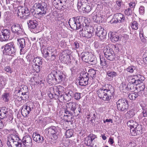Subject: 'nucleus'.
I'll use <instances>...</instances> for the list:
<instances>
[{
  "label": "nucleus",
  "instance_id": "nucleus-1",
  "mask_svg": "<svg viewBox=\"0 0 147 147\" xmlns=\"http://www.w3.org/2000/svg\"><path fill=\"white\" fill-rule=\"evenodd\" d=\"M85 19V17L81 16L73 17L69 20L68 23L72 29H78L81 28L83 22Z\"/></svg>",
  "mask_w": 147,
  "mask_h": 147
},
{
  "label": "nucleus",
  "instance_id": "nucleus-2",
  "mask_svg": "<svg viewBox=\"0 0 147 147\" xmlns=\"http://www.w3.org/2000/svg\"><path fill=\"white\" fill-rule=\"evenodd\" d=\"M34 6L35 8V14L43 16L46 13L47 8V4L45 3H36Z\"/></svg>",
  "mask_w": 147,
  "mask_h": 147
},
{
  "label": "nucleus",
  "instance_id": "nucleus-3",
  "mask_svg": "<svg viewBox=\"0 0 147 147\" xmlns=\"http://www.w3.org/2000/svg\"><path fill=\"white\" fill-rule=\"evenodd\" d=\"M116 103L118 109L121 111H126L129 107V102L125 98L119 99Z\"/></svg>",
  "mask_w": 147,
  "mask_h": 147
},
{
  "label": "nucleus",
  "instance_id": "nucleus-4",
  "mask_svg": "<svg viewBox=\"0 0 147 147\" xmlns=\"http://www.w3.org/2000/svg\"><path fill=\"white\" fill-rule=\"evenodd\" d=\"M103 52L105 57L108 60L111 61L117 60V58L115 57V55L113 49L109 47L105 48Z\"/></svg>",
  "mask_w": 147,
  "mask_h": 147
},
{
  "label": "nucleus",
  "instance_id": "nucleus-5",
  "mask_svg": "<svg viewBox=\"0 0 147 147\" xmlns=\"http://www.w3.org/2000/svg\"><path fill=\"white\" fill-rule=\"evenodd\" d=\"M78 106L76 102H70L67 103L66 105V108H67L69 110H70L74 113L75 116H77L80 112V109L78 108Z\"/></svg>",
  "mask_w": 147,
  "mask_h": 147
},
{
  "label": "nucleus",
  "instance_id": "nucleus-6",
  "mask_svg": "<svg viewBox=\"0 0 147 147\" xmlns=\"http://www.w3.org/2000/svg\"><path fill=\"white\" fill-rule=\"evenodd\" d=\"M96 93L98 97L104 101H109L111 98L107 94L104 89L102 87L98 89L96 91Z\"/></svg>",
  "mask_w": 147,
  "mask_h": 147
},
{
  "label": "nucleus",
  "instance_id": "nucleus-7",
  "mask_svg": "<svg viewBox=\"0 0 147 147\" xmlns=\"http://www.w3.org/2000/svg\"><path fill=\"white\" fill-rule=\"evenodd\" d=\"M4 51L8 55L14 54L16 51V49L14 43L13 42L8 43L5 45Z\"/></svg>",
  "mask_w": 147,
  "mask_h": 147
},
{
  "label": "nucleus",
  "instance_id": "nucleus-8",
  "mask_svg": "<svg viewBox=\"0 0 147 147\" xmlns=\"http://www.w3.org/2000/svg\"><path fill=\"white\" fill-rule=\"evenodd\" d=\"M11 34L10 30L7 29H3L0 32V41L2 42L8 40Z\"/></svg>",
  "mask_w": 147,
  "mask_h": 147
},
{
  "label": "nucleus",
  "instance_id": "nucleus-9",
  "mask_svg": "<svg viewBox=\"0 0 147 147\" xmlns=\"http://www.w3.org/2000/svg\"><path fill=\"white\" fill-rule=\"evenodd\" d=\"M78 9H82L83 13H88L91 10V7L89 3L82 2L81 1L78 2Z\"/></svg>",
  "mask_w": 147,
  "mask_h": 147
},
{
  "label": "nucleus",
  "instance_id": "nucleus-10",
  "mask_svg": "<svg viewBox=\"0 0 147 147\" xmlns=\"http://www.w3.org/2000/svg\"><path fill=\"white\" fill-rule=\"evenodd\" d=\"M125 16L120 13H117L113 16V18L110 21L111 23H116L118 22L122 23L125 20Z\"/></svg>",
  "mask_w": 147,
  "mask_h": 147
},
{
  "label": "nucleus",
  "instance_id": "nucleus-11",
  "mask_svg": "<svg viewBox=\"0 0 147 147\" xmlns=\"http://www.w3.org/2000/svg\"><path fill=\"white\" fill-rule=\"evenodd\" d=\"M41 52L44 58H47L48 57H49L50 56L51 58L50 59L51 60H54L55 58V55L53 51L52 50L49 49L48 48L47 49H44L41 50Z\"/></svg>",
  "mask_w": 147,
  "mask_h": 147
},
{
  "label": "nucleus",
  "instance_id": "nucleus-12",
  "mask_svg": "<svg viewBox=\"0 0 147 147\" xmlns=\"http://www.w3.org/2000/svg\"><path fill=\"white\" fill-rule=\"evenodd\" d=\"M11 30L12 33L18 35L23 34L22 26L18 24H13L11 27Z\"/></svg>",
  "mask_w": 147,
  "mask_h": 147
},
{
  "label": "nucleus",
  "instance_id": "nucleus-13",
  "mask_svg": "<svg viewBox=\"0 0 147 147\" xmlns=\"http://www.w3.org/2000/svg\"><path fill=\"white\" fill-rule=\"evenodd\" d=\"M53 73L55 75V84L59 83L62 82L65 78L64 75L63 73L59 71H53Z\"/></svg>",
  "mask_w": 147,
  "mask_h": 147
},
{
  "label": "nucleus",
  "instance_id": "nucleus-14",
  "mask_svg": "<svg viewBox=\"0 0 147 147\" xmlns=\"http://www.w3.org/2000/svg\"><path fill=\"white\" fill-rule=\"evenodd\" d=\"M96 29L95 35L99 37L101 40L105 39L107 34L106 31H105L103 28H102L100 26L98 27Z\"/></svg>",
  "mask_w": 147,
  "mask_h": 147
},
{
  "label": "nucleus",
  "instance_id": "nucleus-15",
  "mask_svg": "<svg viewBox=\"0 0 147 147\" xmlns=\"http://www.w3.org/2000/svg\"><path fill=\"white\" fill-rule=\"evenodd\" d=\"M102 87L104 89V90L107 93L108 96H110V97L112 98L114 92V88L110 84H105Z\"/></svg>",
  "mask_w": 147,
  "mask_h": 147
},
{
  "label": "nucleus",
  "instance_id": "nucleus-16",
  "mask_svg": "<svg viewBox=\"0 0 147 147\" xmlns=\"http://www.w3.org/2000/svg\"><path fill=\"white\" fill-rule=\"evenodd\" d=\"M33 109V108H31L28 105H23L22 107L21 111L22 115L24 117H28Z\"/></svg>",
  "mask_w": 147,
  "mask_h": 147
},
{
  "label": "nucleus",
  "instance_id": "nucleus-17",
  "mask_svg": "<svg viewBox=\"0 0 147 147\" xmlns=\"http://www.w3.org/2000/svg\"><path fill=\"white\" fill-rule=\"evenodd\" d=\"M27 21V24L29 28L31 31H33V30L36 29V27L38 25V22L34 19H28Z\"/></svg>",
  "mask_w": 147,
  "mask_h": 147
},
{
  "label": "nucleus",
  "instance_id": "nucleus-18",
  "mask_svg": "<svg viewBox=\"0 0 147 147\" xmlns=\"http://www.w3.org/2000/svg\"><path fill=\"white\" fill-rule=\"evenodd\" d=\"M97 10H95L93 12L91 15L93 21L97 23H99L102 20V17L101 15L99 14V12H97Z\"/></svg>",
  "mask_w": 147,
  "mask_h": 147
},
{
  "label": "nucleus",
  "instance_id": "nucleus-19",
  "mask_svg": "<svg viewBox=\"0 0 147 147\" xmlns=\"http://www.w3.org/2000/svg\"><path fill=\"white\" fill-rule=\"evenodd\" d=\"M22 141H13V140L11 141L7 140V144L9 147H21Z\"/></svg>",
  "mask_w": 147,
  "mask_h": 147
},
{
  "label": "nucleus",
  "instance_id": "nucleus-20",
  "mask_svg": "<svg viewBox=\"0 0 147 147\" xmlns=\"http://www.w3.org/2000/svg\"><path fill=\"white\" fill-rule=\"evenodd\" d=\"M138 76L137 75H134L128 77L129 83L134 84L136 85L139 84L140 83V80H138Z\"/></svg>",
  "mask_w": 147,
  "mask_h": 147
},
{
  "label": "nucleus",
  "instance_id": "nucleus-21",
  "mask_svg": "<svg viewBox=\"0 0 147 147\" xmlns=\"http://www.w3.org/2000/svg\"><path fill=\"white\" fill-rule=\"evenodd\" d=\"M18 45L19 46V47L21 48L20 49V53L22 54L23 53L24 49H25L26 47V43L25 39L24 38L18 39Z\"/></svg>",
  "mask_w": 147,
  "mask_h": 147
},
{
  "label": "nucleus",
  "instance_id": "nucleus-22",
  "mask_svg": "<svg viewBox=\"0 0 147 147\" xmlns=\"http://www.w3.org/2000/svg\"><path fill=\"white\" fill-rule=\"evenodd\" d=\"M22 142L24 145H27L32 146L33 144L31 138L28 135H26L23 137Z\"/></svg>",
  "mask_w": 147,
  "mask_h": 147
},
{
  "label": "nucleus",
  "instance_id": "nucleus-23",
  "mask_svg": "<svg viewBox=\"0 0 147 147\" xmlns=\"http://www.w3.org/2000/svg\"><path fill=\"white\" fill-rule=\"evenodd\" d=\"M32 137L34 140L38 143L42 142L44 140L43 137L37 133H34Z\"/></svg>",
  "mask_w": 147,
  "mask_h": 147
},
{
  "label": "nucleus",
  "instance_id": "nucleus-24",
  "mask_svg": "<svg viewBox=\"0 0 147 147\" xmlns=\"http://www.w3.org/2000/svg\"><path fill=\"white\" fill-rule=\"evenodd\" d=\"M47 81L49 84H52L55 83V75L53 73V71L48 75L47 78Z\"/></svg>",
  "mask_w": 147,
  "mask_h": 147
},
{
  "label": "nucleus",
  "instance_id": "nucleus-25",
  "mask_svg": "<svg viewBox=\"0 0 147 147\" xmlns=\"http://www.w3.org/2000/svg\"><path fill=\"white\" fill-rule=\"evenodd\" d=\"M117 75V72L113 71H108L107 72V78L109 81L113 80V78Z\"/></svg>",
  "mask_w": 147,
  "mask_h": 147
},
{
  "label": "nucleus",
  "instance_id": "nucleus-26",
  "mask_svg": "<svg viewBox=\"0 0 147 147\" xmlns=\"http://www.w3.org/2000/svg\"><path fill=\"white\" fill-rule=\"evenodd\" d=\"M24 88H25L26 89V87H24L22 88V89H21L20 90H18V93H21V95H22V98H23L22 99L23 100H26V99H28L29 97L28 96V93L27 92H24L23 91V90H24ZM27 88V91L28 90Z\"/></svg>",
  "mask_w": 147,
  "mask_h": 147
},
{
  "label": "nucleus",
  "instance_id": "nucleus-27",
  "mask_svg": "<svg viewBox=\"0 0 147 147\" xmlns=\"http://www.w3.org/2000/svg\"><path fill=\"white\" fill-rule=\"evenodd\" d=\"M91 54L88 52H82L81 54L82 60L85 62H87Z\"/></svg>",
  "mask_w": 147,
  "mask_h": 147
},
{
  "label": "nucleus",
  "instance_id": "nucleus-28",
  "mask_svg": "<svg viewBox=\"0 0 147 147\" xmlns=\"http://www.w3.org/2000/svg\"><path fill=\"white\" fill-rule=\"evenodd\" d=\"M89 78H83L82 77H79L78 80L79 81V85L81 86H85L88 85V81Z\"/></svg>",
  "mask_w": 147,
  "mask_h": 147
},
{
  "label": "nucleus",
  "instance_id": "nucleus-29",
  "mask_svg": "<svg viewBox=\"0 0 147 147\" xmlns=\"http://www.w3.org/2000/svg\"><path fill=\"white\" fill-rule=\"evenodd\" d=\"M7 110V109L3 107L0 110V118L1 119H3L7 117L8 114V112Z\"/></svg>",
  "mask_w": 147,
  "mask_h": 147
},
{
  "label": "nucleus",
  "instance_id": "nucleus-30",
  "mask_svg": "<svg viewBox=\"0 0 147 147\" xmlns=\"http://www.w3.org/2000/svg\"><path fill=\"white\" fill-rule=\"evenodd\" d=\"M79 34L81 36L85 37L87 38H90V37L88 34V33L86 30L85 27H83L81 30L79 31Z\"/></svg>",
  "mask_w": 147,
  "mask_h": 147
},
{
  "label": "nucleus",
  "instance_id": "nucleus-31",
  "mask_svg": "<svg viewBox=\"0 0 147 147\" xmlns=\"http://www.w3.org/2000/svg\"><path fill=\"white\" fill-rule=\"evenodd\" d=\"M86 30L88 33V34L90 38L94 35V29L93 27L91 26H85Z\"/></svg>",
  "mask_w": 147,
  "mask_h": 147
},
{
  "label": "nucleus",
  "instance_id": "nucleus-32",
  "mask_svg": "<svg viewBox=\"0 0 147 147\" xmlns=\"http://www.w3.org/2000/svg\"><path fill=\"white\" fill-rule=\"evenodd\" d=\"M23 8L24 10L23 11V17L25 16L26 17L25 18L26 19H30L31 17V16H30V13L28 8L25 7H23Z\"/></svg>",
  "mask_w": 147,
  "mask_h": 147
},
{
  "label": "nucleus",
  "instance_id": "nucleus-33",
  "mask_svg": "<svg viewBox=\"0 0 147 147\" xmlns=\"http://www.w3.org/2000/svg\"><path fill=\"white\" fill-rule=\"evenodd\" d=\"M73 94V92L71 90H69L64 94L65 98V101H69L71 100L72 96Z\"/></svg>",
  "mask_w": 147,
  "mask_h": 147
},
{
  "label": "nucleus",
  "instance_id": "nucleus-34",
  "mask_svg": "<svg viewBox=\"0 0 147 147\" xmlns=\"http://www.w3.org/2000/svg\"><path fill=\"white\" fill-rule=\"evenodd\" d=\"M63 89L64 88L61 86H55L53 88L54 91L57 92L59 95L63 92Z\"/></svg>",
  "mask_w": 147,
  "mask_h": 147
},
{
  "label": "nucleus",
  "instance_id": "nucleus-35",
  "mask_svg": "<svg viewBox=\"0 0 147 147\" xmlns=\"http://www.w3.org/2000/svg\"><path fill=\"white\" fill-rule=\"evenodd\" d=\"M57 127L52 126L47 129L48 133L51 134L55 133H58Z\"/></svg>",
  "mask_w": 147,
  "mask_h": 147
},
{
  "label": "nucleus",
  "instance_id": "nucleus-36",
  "mask_svg": "<svg viewBox=\"0 0 147 147\" xmlns=\"http://www.w3.org/2000/svg\"><path fill=\"white\" fill-rule=\"evenodd\" d=\"M88 62H87L89 64L92 65H95L97 63V59L95 56L91 54L90 57L89 59Z\"/></svg>",
  "mask_w": 147,
  "mask_h": 147
},
{
  "label": "nucleus",
  "instance_id": "nucleus-37",
  "mask_svg": "<svg viewBox=\"0 0 147 147\" xmlns=\"http://www.w3.org/2000/svg\"><path fill=\"white\" fill-rule=\"evenodd\" d=\"M119 36L116 34H111L110 39L112 42L115 43L119 40Z\"/></svg>",
  "mask_w": 147,
  "mask_h": 147
},
{
  "label": "nucleus",
  "instance_id": "nucleus-38",
  "mask_svg": "<svg viewBox=\"0 0 147 147\" xmlns=\"http://www.w3.org/2000/svg\"><path fill=\"white\" fill-rule=\"evenodd\" d=\"M64 119L66 121L65 122V124H67V123L69 122L71 124L72 123L73 121V117L71 115H64Z\"/></svg>",
  "mask_w": 147,
  "mask_h": 147
},
{
  "label": "nucleus",
  "instance_id": "nucleus-39",
  "mask_svg": "<svg viewBox=\"0 0 147 147\" xmlns=\"http://www.w3.org/2000/svg\"><path fill=\"white\" fill-rule=\"evenodd\" d=\"M99 58L100 61V64L101 66H107L108 65V61H107L102 56H100Z\"/></svg>",
  "mask_w": 147,
  "mask_h": 147
},
{
  "label": "nucleus",
  "instance_id": "nucleus-40",
  "mask_svg": "<svg viewBox=\"0 0 147 147\" xmlns=\"http://www.w3.org/2000/svg\"><path fill=\"white\" fill-rule=\"evenodd\" d=\"M139 84L138 88L136 87V90L138 91L137 92L138 94L141 95V93H142L141 92L145 91V87L144 85L143 84L141 85Z\"/></svg>",
  "mask_w": 147,
  "mask_h": 147
},
{
  "label": "nucleus",
  "instance_id": "nucleus-41",
  "mask_svg": "<svg viewBox=\"0 0 147 147\" xmlns=\"http://www.w3.org/2000/svg\"><path fill=\"white\" fill-rule=\"evenodd\" d=\"M15 135V134H11L9 137H8V139L7 140L11 141V140H13V141H20L19 137L18 136L16 135Z\"/></svg>",
  "mask_w": 147,
  "mask_h": 147
},
{
  "label": "nucleus",
  "instance_id": "nucleus-42",
  "mask_svg": "<svg viewBox=\"0 0 147 147\" xmlns=\"http://www.w3.org/2000/svg\"><path fill=\"white\" fill-rule=\"evenodd\" d=\"M127 125L129 127H134L136 125H138V123L135 121L132 120H130L127 123Z\"/></svg>",
  "mask_w": 147,
  "mask_h": 147
},
{
  "label": "nucleus",
  "instance_id": "nucleus-43",
  "mask_svg": "<svg viewBox=\"0 0 147 147\" xmlns=\"http://www.w3.org/2000/svg\"><path fill=\"white\" fill-rule=\"evenodd\" d=\"M23 7L21 6H19L18 7V10L16 11V12L18 15V16L21 17H23V13L24 11Z\"/></svg>",
  "mask_w": 147,
  "mask_h": 147
},
{
  "label": "nucleus",
  "instance_id": "nucleus-44",
  "mask_svg": "<svg viewBox=\"0 0 147 147\" xmlns=\"http://www.w3.org/2000/svg\"><path fill=\"white\" fill-rule=\"evenodd\" d=\"M74 133V131L73 129H68L66 130L65 133V135L67 138H70L72 136Z\"/></svg>",
  "mask_w": 147,
  "mask_h": 147
},
{
  "label": "nucleus",
  "instance_id": "nucleus-45",
  "mask_svg": "<svg viewBox=\"0 0 147 147\" xmlns=\"http://www.w3.org/2000/svg\"><path fill=\"white\" fill-rule=\"evenodd\" d=\"M125 115L127 117L129 118H132L135 115L134 111L133 109H131L128 111Z\"/></svg>",
  "mask_w": 147,
  "mask_h": 147
},
{
  "label": "nucleus",
  "instance_id": "nucleus-46",
  "mask_svg": "<svg viewBox=\"0 0 147 147\" xmlns=\"http://www.w3.org/2000/svg\"><path fill=\"white\" fill-rule=\"evenodd\" d=\"M136 67L133 65H131L128 67L127 68L124 69L125 71H127L130 73H133L134 71L135 70Z\"/></svg>",
  "mask_w": 147,
  "mask_h": 147
},
{
  "label": "nucleus",
  "instance_id": "nucleus-47",
  "mask_svg": "<svg viewBox=\"0 0 147 147\" xmlns=\"http://www.w3.org/2000/svg\"><path fill=\"white\" fill-rule=\"evenodd\" d=\"M135 128L136 130L137 135H139L142 134V127L141 125L138 124L136 125L135 127Z\"/></svg>",
  "mask_w": 147,
  "mask_h": 147
},
{
  "label": "nucleus",
  "instance_id": "nucleus-48",
  "mask_svg": "<svg viewBox=\"0 0 147 147\" xmlns=\"http://www.w3.org/2000/svg\"><path fill=\"white\" fill-rule=\"evenodd\" d=\"M35 57H34L30 53H29L26 56V58L28 61L30 62L32 61H34Z\"/></svg>",
  "mask_w": 147,
  "mask_h": 147
},
{
  "label": "nucleus",
  "instance_id": "nucleus-49",
  "mask_svg": "<svg viewBox=\"0 0 147 147\" xmlns=\"http://www.w3.org/2000/svg\"><path fill=\"white\" fill-rule=\"evenodd\" d=\"M88 76H90L92 78H94L95 76L96 73L94 69L91 68L89 69L88 70Z\"/></svg>",
  "mask_w": 147,
  "mask_h": 147
},
{
  "label": "nucleus",
  "instance_id": "nucleus-50",
  "mask_svg": "<svg viewBox=\"0 0 147 147\" xmlns=\"http://www.w3.org/2000/svg\"><path fill=\"white\" fill-rule=\"evenodd\" d=\"M138 96H140L138 93H132L129 94L128 97L131 100H134L136 98L138 97Z\"/></svg>",
  "mask_w": 147,
  "mask_h": 147
},
{
  "label": "nucleus",
  "instance_id": "nucleus-51",
  "mask_svg": "<svg viewBox=\"0 0 147 147\" xmlns=\"http://www.w3.org/2000/svg\"><path fill=\"white\" fill-rule=\"evenodd\" d=\"M129 89L131 91H134L135 93L137 92L136 91V87H134V84L132 83H129L128 84Z\"/></svg>",
  "mask_w": 147,
  "mask_h": 147
},
{
  "label": "nucleus",
  "instance_id": "nucleus-52",
  "mask_svg": "<svg viewBox=\"0 0 147 147\" xmlns=\"http://www.w3.org/2000/svg\"><path fill=\"white\" fill-rule=\"evenodd\" d=\"M85 143L87 145L91 147L93 146V144H92V141L89 137H88L86 139L85 141Z\"/></svg>",
  "mask_w": 147,
  "mask_h": 147
},
{
  "label": "nucleus",
  "instance_id": "nucleus-53",
  "mask_svg": "<svg viewBox=\"0 0 147 147\" xmlns=\"http://www.w3.org/2000/svg\"><path fill=\"white\" fill-rule=\"evenodd\" d=\"M33 62L36 65H41L42 63V59L40 57L35 58Z\"/></svg>",
  "mask_w": 147,
  "mask_h": 147
},
{
  "label": "nucleus",
  "instance_id": "nucleus-54",
  "mask_svg": "<svg viewBox=\"0 0 147 147\" xmlns=\"http://www.w3.org/2000/svg\"><path fill=\"white\" fill-rule=\"evenodd\" d=\"M139 24L136 21H134L132 22L131 26L132 29L135 30H137L138 28Z\"/></svg>",
  "mask_w": 147,
  "mask_h": 147
},
{
  "label": "nucleus",
  "instance_id": "nucleus-55",
  "mask_svg": "<svg viewBox=\"0 0 147 147\" xmlns=\"http://www.w3.org/2000/svg\"><path fill=\"white\" fill-rule=\"evenodd\" d=\"M142 107L143 110L142 112L143 116L144 117H146L147 115V109L146 105L145 104L142 105Z\"/></svg>",
  "mask_w": 147,
  "mask_h": 147
},
{
  "label": "nucleus",
  "instance_id": "nucleus-56",
  "mask_svg": "<svg viewBox=\"0 0 147 147\" xmlns=\"http://www.w3.org/2000/svg\"><path fill=\"white\" fill-rule=\"evenodd\" d=\"M130 132L132 136H135L137 135L136 130L134 127H130Z\"/></svg>",
  "mask_w": 147,
  "mask_h": 147
},
{
  "label": "nucleus",
  "instance_id": "nucleus-57",
  "mask_svg": "<svg viewBox=\"0 0 147 147\" xmlns=\"http://www.w3.org/2000/svg\"><path fill=\"white\" fill-rule=\"evenodd\" d=\"M58 99L60 102L62 101H65V98L64 94H61V95H58Z\"/></svg>",
  "mask_w": 147,
  "mask_h": 147
},
{
  "label": "nucleus",
  "instance_id": "nucleus-58",
  "mask_svg": "<svg viewBox=\"0 0 147 147\" xmlns=\"http://www.w3.org/2000/svg\"><path fill=\"white\" fill-rule=\"evenodd\" d=\"M123 88V92H126L129 90L128 85H127L125 84H122V85Z\"/></svg>",
  "mask_w": 147,
  "mask_h": 147
},
{
  "label": "nucleus",
  "instance_id": "nucleus-59",
  "mask_svg": "<svg viewBox=\"0 0 147 147\" xmlns=\"http://www.w3.org/2000/svg\"><path fill=\"white\" fill-rule=\"evenodd\" d=\"M81 94L78 92H75L74 94V98L76 100H79L81 98Z\"/></svg>",
  "mask_w": 147,
  "mask_h": 147
},
{
  "label": "nucleus",
  "instance_id": "nucleus-60",
  "mask_svg": "<svg viewBox=\"0 0 147 147\" xmlns=\"http://www.w3.org/2000/svg\"><path fill=\"white\" fill-rule=\"evenodd\" d=\"M3 99L5 101L7 102L9 100V94L7 93H5L3 94Z\"/></svg>",
  "mask_w": 147,
  "mask_h": 147
},
{
  "label": "nucleus",
  "instance_id": "nucleus-61",
  "mask_svg": "<svg viewBox=\"0 0 147 147\" xmlns=\"http://www.w3.org/2000/svg\"><path fill=\"white\" fill-rule=\"evenodd\" d=\"M40 65H39L34 64V66H33V68L34 70L37 72H38L40 70Z\"/></svg>",
  "mask_w": 147,
  "mask_h": 147
},
{
  "label": "nucleus",
  "instance_id": "nucleus-62",
  "mask_svg": "<svg viewBox=\"0 0 147 147\" xmlns=\"http://www.w3.org/2000/svg\"><path fill=\"white\" fill-rule=\"evenodd\" d=\"M125 13L127 16L131 15L132 13V10L131 9L129 8L125 10L124 11Z\"/></svg>",
  "mask_w": 147,
  "mask_h": 147
},
{
  "label": "nucleus",
  "instance_id": "nucleus-63",
  "mask_svg": "<svg viewBox=\"0 0 147 147\" xmlns=\"http://www.w3.org/2000/svg\"><path fill=\"white\" fill-rule=\"evenodd\" d=\"M80 76H81V77H82L84 79L86 78H89V77L88 73H84V72H83L82 73H81L80 74Z\"/></svg>",
  "mask_w": 147,
  "mask_h": 147
},
{
  "label": "nucleus",
  "instance_id": "nucleus-64",
  "mask_svg": "<svg viewBox=\"0 0 147 147\" xmlns=\"http://www.w3.org/2000/svg\"><path fill=\"white\" fill-rule=\"evenodd\" d=\"M139 11L140 14L143 15L144 13V7L142 6H141L139 9Z\"/></svg>",
  "mask_w": 147,
  "mask_h": 147
}]
</instances>
